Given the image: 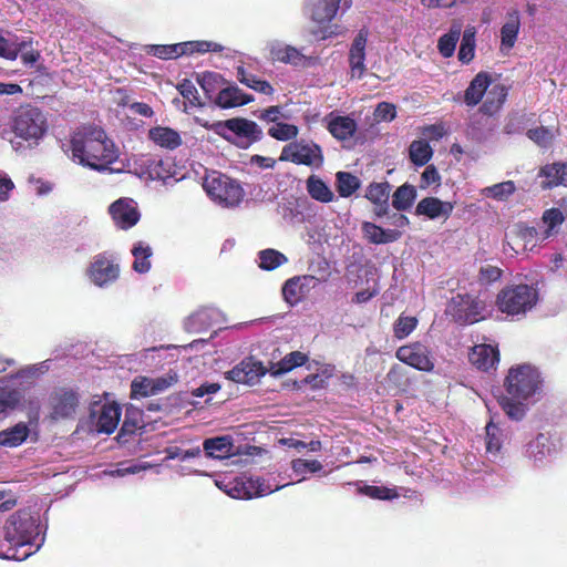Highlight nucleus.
I'll return each instance as SVG.
<instances>
[{"mask_svg":"<svg viewBox=\"0 0 567 567\" xmlns=\"http://www.w3.org/2000/svg\"><path fill=\"white\" fill-rule=\"evenodd\" d=\"M352 6V0H308L307 10L312 22L317 24L311 29L312 37L323 41L342 33L341 27L331 24L338 11H347Z\"/></svg>","mask_w":567,"mask_h":567,"instance_id":"nucleus-4","label":"nucleus"},{"mask_svg":"<svg viewBox=\"0 0 567 567\" xmlns=\"http://www.w3.org/2000/svg\"><path fill=\"white\" fill-rule=\"evenodd\" d=\"M121 408L115 402H94L90 408L89 431L93 433H113L121 419Z\"/></svg>","mask_w":567,"mask_h":567,"instance_id":"nucleus-11","label":"nucleus"},{"mask_svg":"<svg viewBox=\"0 0 567 567\" xmlns=\"http://www.w3.org/2000/svg\"><path fill=\"white\" fill-rule=\"evenodd\" d=\"M219 317L220 312L216 308L205 307L190 315L184 326L189 332H200L217 322Z\"/></svg>","mask_w":567,"mask_h":567,"instance_id":"nucleus-27","label":"nucleus"},{"mask_svg":"<svg viewBox=\"0 0 567 567\" xmlns=\"http://www.w3.org/2000/svg\"><path fill=\"white\" fill-rule=\"evenodd\" d=\"M391 185L388 182L371 183L365 190V197L375 205V215L384 216L389 210Z\"/></svg>","mask_w":567,"mask_h":567,"instance_id":"nucleus-28","label":"nucleus"},{"mask_svg":"<svg viewBox=\"0 0 567 567\" xmlns=\"http://www.w3.org/2000/svg\"><path fill=\"white\" fill-rule=\"evenodd\" d=\"M470 361L477 369L487 371L494 368L499 361V353L496 347L491 344H476L470 352Z\"/></svg>","mask_w":567,"mask_h":567,"instance_id":"nucleus-26","label":"nucleus"},{"mask_svg":"<svg viewBox=\"0 0 567 567\" xmlns=\"http://www.w3.org/2000/svg\"><path fill=\"white\" fill-rule=\"evenodd\" d=\"M145 52L147 54L154 55V56H156L158 59H163V60L176 59V58L185 54V51H183L182 43L148 44V45H145Z\"/></svg>","mask_w":567,"mask_h":567,"instance_id":"nucleus-48","label":"nucleus"},{"mask_svg":"<svg viewBox=\"0 0 567 567\" xmlns=\"http://www.w3.org/2000/svg\"><path fill=\"white\" fill-rule=\"evenodd\" d=\"M516 190V185L513 181H506L492 186H487L481 190L485 197L493 198L498 202L507 200Z\"/></svg>","mask_w":567,"mask_h":567,"instance_id":"nucleus-46","label":"nucleus"},{"mask_svg":"<svg viewBox=\"0 0 567 567\" xmlns=\"http://www.w3.org/2000/svg\"><path fill=\"white\" fill-rule=\"evenodd\" d=\"M237 79L240 83L245 84L249 89L266 94L271 95L274 93V87L271 84L265 80L259 79L257 75L247 72L244 68L237 69Z\"/></svg>","mask_w":567,"mask_h":567,"instance_id":"nucleus-43","label":"nucleus"},{"mask_svg":"<svg viewBox=\"0 0 567 567\" xmlns=\"http://www.w3.org/2000/svg\"><path fill=\"white\" fill-rule=\"evenodd\" d=\"M491 84V75L484 71L478 72L464 92V103L467 106H476Z\"/></svg>","mask_w":567,"mask_h":567,"instance_id":"nucleus-29","label":"nucleus"},{"mask_svg":"<svg viewBox=\"0 0 567 567\" xmlns=\"http://www.w3.org/2000/svg\"><path fill=\"white\" fill-rule=\"evenodd\" d=\"M485 431L486 453L489 456H497L504 443V433L493 421L486 424Z\"/></svg>","mask_w":567,"mask_h":567,"instance_id":"nucleus-45","label":"nucleus"},{"mask_svg":"<svg viewBox=\"0 0 567 567\" xmlns=\"http://www.w3.org/2000/svg\"><path fill=\"white\" fill-rule=\"evenodd\" d=\"M526 134L529 140H532L539 147L544 148L550 146L555 137L554 131L544 126L530 128Z\"/></svg>","mask_w":567,"mask_h":567,"instance_id":"nucleus-58","label":"nucleus"},{"mask_svg":"<svg viewBox=\"0 0 567 567\" xmlns=\"http://www.w3.org/2000/svg\"><path fill=\"white\" fill-rule=\"evenodd\" d=\"M505 394L498 403L505 414L513 421L525 417L542 391V379L537 369L530 364H520L509 369L504 381Z\"/></svg>","mask_w":567,"mask_h":567,"instance_id":"nucleus-2","label":"nucleus"},{"mask_svg":"<svg viewBox=\"0 0 567 567\" xmlns=\"http://www.w3.org/2000/svg\"><path fill=\"white\" fill-rule=\"evenodd\" d=\"M416 188L410 184H403L396 188L392 196V206L398 212H404L412 207L416 199Z\"/></svg>","mask_w":567,"mask_h":567,"instance_id":"nucleus-41","label":"nucleus"},{"mask_svg":"<svg viewBox=\"0 0 567 567\" xmlns=\"http://www.w3.org/2000/svg\"><path fill=\"white\" fill-rule=\"evenodd\" d=\"M447 312L460 323H475L491 313V306L482 296L457 293L447 306Z\"/></svg>","mask_w":567,"mask_h":567,"instance_id":"nucleus-8","label":"nucleus"},{"mask_svg":"<svg viewBox=\"0 0 567 567\" xmlns=\"http://www.w3.org/2000/svg\"><path fill=\"white\" fill-rule=\"evenodd\" d=\"M52 417L65 419L75 413L79 395L73 390L59 389L51 396Z\"/></svg>","mask_w":567,"mask_h":567,"instance_id":"nucleus-19","label":"nucleus"},{"mask_svg":"<svg viewBox=\"0 0 567 567\" xmlns=\"http://www.w3.org/2000/svg\"><path fill=\"white\" fill-rule=\"evenodd\" d=\"M367 41L368 31L365 29H361L353 39L349 51V63L352 78L360 79L365 72L364 61Z\"/></svg>","mask_w":567,"mask_h":567,"instance_id":"nucleus-21","label":"nucleus"},{"mask_svg":"<svg viewBox=\"0 0 567 567\" xmlns=\"http://www.w3.org/2000/svg\"><path fill=\"white\" fill-rule=\"evenodd\" d=\"M202 451L209 458L225 460L236 455L238 447L230 435H221L204 440Z\"/></svg>","mask_w":567,"mask_h":567,"instance_id":"nucleus-20","label":"nucleus"},{"mask_svg":"<svg viewBox=\"0 0 567 567\" xmlns=\"http://www.w3.org/2000/svg\"><path fill=\"white\" fill-rule=\"evenodd\" d=\"M360 179L347 172H338L336 175V186L341 197H350L360 188Z\"/></svg>","mask_w":567,"mask_h":567,"instance_id":"nucleus-49","label":"nucleus"},{"mask_svg":"<svg viewBox=\"0 0 567 567\" xmlns=\"http://www.w3.org/2000/svg\"><path fill=\"white\" fill-rule=\"evenodd\" d=\"M454 209L451 202L441 200L437 197H425L419 202L415 207L417 216H424L429 219H444L446 220Z\"/></svg>","mask_w":567,"mask_h":567,"instance_id":"nucleus-22","label":"nucleus"},{"mask_svg":"<svg viewBox=\"0 0 567 567\" xmlns=\"http://www.w3.org/2000/svg\"><path fill=\"white\" fill-rule=\"evenodd\" d=\"M214 133L220 135L228 142L240 148H248L252 143L259 141L262 135L260 127L252 121L246 118H230L218 121L210 125L204 123Z\"/></svg>","mask_w":567,"mask_h":567,"instance_id":"nucleus-6","label":"nucleus"},{"mask_svg":"<svg viewBox=\"0 0 567 567\" xmlns=\"http://www.w3.org/2000/svg\"><path fill=\"white\" fill-rule=\"evenodd\" d=\"M86 276L94 286L106 288L117 280L120 265L112 254L104 251L93 257L86 269Z\"/></svg>","mask_w":567,"mask_h":567,"instance_id":"nucleus-12","label":"nucleus"},{"mask_svg":"<svg viewBox=\"0 0 567 567\" xmlns=\"http://www.w3.org/2000/svg\"><path fill=\"white\" fill-rule=\"evenodd\" d=\"M135 173L145 179L162 181L168 184L169 181L177 182L179 178L175 177V165L171 158H161L153 155H142L135 163Z\"/></svg>","mask_w":567,"mask_h":567,"instance_id":"nucleus-10","label":"nucleus"},{"mask_svg":"<svg viewBox=\"0 0 567 567\" xmlns=\"http://www.w3.org/2000/svg\"><path fill=\"white\" fill-rule=\"evenodd\" d=\"M270 481V478H265L262 476H251L247 478L246 482H244V496L248 498L261 497L289 485V483L272 484Z\"/></svg>","mask_w":567,"mask_h":567,"instance_id":"nucleus-33","label":"nucleus"},{"mask_svg":"<svg viewBox=\"0 0 567 567\" xmlns=\"http://www.w3.org/2000/svg\"><path fill=\"white\" fill-rule=\"evenodd\" d=\"M362 493L375 499H392L398 497L395 489L388 488L385 486L365 485L362 488Z\"/></svg>","mask_w":567,"mask_h":567,"instance_id":"nucleus-62","label":"nucleus"},{"mask_svg":"<svg viewBox=\"0 0 567 567\" xmlns=\"http://www.w3.org/2000/svg\"><path fill=\"white\" fill-rule=\"evenodd\" d=\"M148 138L157 146L167 150H175L182 145L179 132L167 126H155L148 131Z\"/></svg>","mask_w":567,"mask_h":567,"instance_id":"nucleus-31","label":"nucleus"},{"mask_svg":"<svg viewBox=\"0 0 567 567\" xmlns=\"http://www.w3.org/2000/svg\"><path fill=\"white\" fill-rule=\"evenodd\" d=\"M538 301V291L529 285H516L502 289L496 297L497 309L508 316L525 315Z\"/></svg>","mask_w":567,"mask_h":567,"instance_id":"nucleus-7","label":"nucleus"},{"mask_svg":"<svg viewBox=\"0 0 567 567\" xmlns=\"http://www.w3.org/2000/svg\"><path fill=\"white\" fill-rule=\"evenodd\" d=\"M259 267L274 270L288 261L287 257L278 250L265 249L259 252Z\"/></svg>","mask_w":567,"mask_h":567,"instance_id":"nucleus-51","label":"nucleus"},{"mask_svg":"<svg viewBox=\"0 0 567 567\" xmlns=\"http://www.w3.org/2000/svg\"><path fill=\"white\" fill-rule=\"evenodd\" d=\"M279 159L311 167H320L323 163V155L318 144L301 140L285 145Z\"/></svg>","mask_w":567,"mask_h":567,"instance_id":"nucleus-13","label":"nucleus"},{"mask_svg":"<svg viewBox=\"0 0 567 567\" xmlns=\"http://www.w3.org/2000/svg\"><path fill=\"white\" fill-rule=\"evenodd\" d=\"M319 280L311 275L295 276L288 279L282 286V297L287 303L295 306L300 302Z\"/></svg>","mask_w":567,"mask_h":567,"instance_id":"nucleus-18","label":"nucleus"},{"mask_svg":"<svg viewBox=\"0 0 567 567\" xmlns=\"http://www.w3.org/2000/svg\"><path fill=\"white\" fill-rule=\"evenodd\" d=\"M134 257L133 269L138 274H146L152 267L151 257L153 255L152 248L144 241L136 243L132 248Z\"/></svg>","mask_w":567,"mask_h":567,"instance_id":"nucleus-39","label":"nucleus"},{"mask_svg":"<svg viewBox=\"0 0 567 567\" xmlns=\"http://www.w3.org/2000/svg\"><path fill=\"white\" fill-rule=\"evenodd\" d=\"M4 540L9 544L3 549L0 544V558L23 560L37 553L43 544L38 520L25 511L12 514L4 527Z\"/></svg>","mask_w":567,"mask_h":567,"instance_id":"nucleus-3","label":"nucleus"},{"mask_svg":"<svg viewBox=\"0 0 567 567\" xmlns=\"http://www.w3.org/2000/svg\"><path fill=\"white\" fill-rule=\"evenodd\" d=\"M299 133V130L293 124L288 123H276L268 130V134L278 141H290L295 138Z\"/></svg>","mask_w":567,"mask_h":567,"instance_id":"nucleus-55","label":"nucleus"},{"mask_svg":"<svg viewBox=\"0 0 567 567\" xmlns=\"http://www.w3.org/2000/svg\"><path fill=\"white\" fill-rule=\"evenodd\" d=\"M559 446L555 437L548 433H539L526 444L525 456L536 467L546 465L558 453Z\"/></svg>","mask_w":567,"mask_h":567,"instance_id":"nucleus-15","label":"nucleus"},{"mask_svg":"<svg viewBox=\"0 0 567 567\" xmlns=\"http://www.w3.org/2000/svg\"><path fill=\"white\" fill-rule=\"evenodd\" d=\"M507 90L504 85H494L487 93V99L481 106L484 114L493 115L506 101Z\"/></svg>","mask_w":567,"mask_h":567,"instance_id":"nucleus-42","label":"nucleus"},{"mask_svg":"<svg viewBox=\"0 0 567 567\" xmlns=\"http://www.w3.org/2000/svg\"><path fill=\"white\" fill-rule=\"evenodd\" d=\"M395 357L401 362L420 371L430 372L435 365V359L429 347L419 341L400 347Z\"/></svg>","mask_w":567,"mask_h":567,"instance_id":"nucleus-14","label":"nucleus"},{"mask_svg":"<svg viewBox=\"0 0 567 567\" xmlns=\"http://www.w3.org/2000/svg\"><path fill=\"white\" fill-rule=\"evenodd\" d=\"M12 132L29 147H35L48 132V121L41 110L33 106L20 107L12 118Z\"/></svg>","mask_w":567,"mask_h":567,"instance_id":"nucleus-5","label":"nucleus"},{"mask_svg":"<svg viewBox=\"0 0 567 567\" xmlns=\"http://www.w3.org/2000/svg\"><path fill=\"white\" fill-rule=\"evenodd\" d=\"M177 90L183 95L184 99L188 100L192 105H197L198 103V91L195 84L190 80H183Z\"/></svg>","mask_w":567,"mask_h":567,"instance_id":"nucleus-64","label":"nucleus"},{"mask_svg":"<svg viewBox=\"0 0 567 567\" xmlns=\"http://www.w3.org/2000/svg\"><path fill=\"white\" fill-rule=\"evenodd\" d=\"M307 190L313 199L321 203H330L334 198L328 185L315 175L307 179Z\"/></svg>","mask_w":567,"mask_h":567,"instance_id":"nucleus-44","label":"nucleus"},{"mask_svg":"<svg viewBox=\"0 0 567 567\" xmlns=\"http://www.w3.org/2000/svg\"><path fill=\"white\" fill-rule=\"evenodd\" d=\"M109 213L115 226L125 230L135 226L141 217L137 204L127 197H122L112 203Z\"/></svg>","mask_w":567,"mask_h":567,"instance_id":"nucleus-17","label":"nucleus"},{"mask_svg":"<svg viewBox=\"0 0 567 567\" xmlns=\"http://www.w3.org/2000/svg\"><path fill=\"white\" fill-rule=\"evenodd\" d=\"M152 465L146 462H127L122 463L116 470L106 472L110 476H125V475H133L138 474L147 468H151Z\"/></svg>","mask_w":567,"mask_h":567,"instance_id":"nucleus-60","label":"nucleus"},{"mask_svg":"<svg viewBox=\"0 0 567 567\" xmlns=\"http://www.w3.org/2000/svg\"><path fill=\"white\" fill-rule=\"evenodd\" d=\"M19 392L14 390H0V421L7 417L9 412L19 403Z\"/></svg>","mask_w":567,"mask_h":567,"instance_id":"nucleus-56","label":"nucleus"},{"mask_svg":"<svg viewBox=\"0 0 567 567\" xmlns=\"http://www.w3.org/2000/svg\"><path fill=\"white\" fill-rule=\"evenodd\" d=\"M131 392L133 399L145 398L154 395L152 389V378L148 377H136L131 384Z\"/></svg>","mask_w":567,"mask_h":567,"instance_id":"nucleus-59","label":"nucleus"},{"mask_svg":"<svg viewBox=\"0 0 567 567\" xmlns=\"http://www.w3.org/2000/svg\"><path fill=\"white\" fill-rule=\"evenodd\" d=\"M476 33L477 30L474 25H467L462 33L457 58L463 64H468L475 56Z\"/></svg>","mask_w":567,"mask_h":567,"instance_id":"nucleus-37","label":"nucleus"},{"mask_svg":"<svg viewBox=\"0 0 567 567\" xmlns=\"http://www.w3.org/2000/svg\"><path fill=\"white\" fill-rule=\"evenodd\" d=\"M270 55L275 61L292 64L295 66H307L310 62V58L300 50L284 43H272L270 45Z\"/></svg>","mask_w":567,"mask_h":567,"instance_id":"nucleus-23","label":"nucleus"},{"mask_svg":"<svg viewBox=\"0 0 567 567\" xmlns=\"http://www.w3.org/2000/svg\"><path fill=\"white\" fill-rule=\"evenodd\" d=\"M327 128L339 141L352 138L357 131V123L350 116L330 114L327 118Z\"/></svg>","mask_w":567,"mask_h":567,"instance_id":"nucleus-30","label":"nucleus"},{"mask_svg":"<svg viewBox=\"0 0 567 567\" xmlns=\"http://www.w3.org/2000/svg\"><path fill=\"white\" fill-rule=\"evenodd\" d=\"M520 28V18L517 10H512L506 14V21L501 28V48L511 50L517 40Z\"/></svg>","mask_w":567,"mask_h":567,"instance_id":"nucleus-34","label":"nucleus"},{"mask_svg":"<svg viewBox=\"0 0 567 567\" xmlns=\"http://www.w3.org/2000/svg\"><path fill=\"white\" fill-rule=\"evenodd\" d=\"M31 424L32 422H30V424L19 422L13 426L0 431V445L13 449L23 444L31 434Z\"/></svg>","mask_w":567,"mask_h":567,"instance_id":"nucleus-32","label":"nucleus"},{"mask_svg":"<svg viewBox=\"0 0 567 567\" xmlns=\"http://www.w3.org/2000/svg\"><path fill=\"white\" fill-rule=\"evenodd\" d=\"M416 326L417 319L415 317L401 315L393 323V334L396 339L402 340L409 337Z\"/></svg>","mask_w":567,"mask_h":567,"instance_id":"nucleus-53","label":"nucleus"},{"mask_svg":"<svg viewBox=\"0 0 567 567\" xmlns=\"http://www.w3.org/2000/svg\"><path fill=\"white\" fill-rule=\"evenodd\" d=\"M269 370L261 361L249 357L241 360L231 370L225 373V378L236 383L255 385Z\"/></svg>","mask_w":567,"mask_h":567,"instance_id":"nucleus-16","label":"nucleus"},{"mask_svg":"<svg viewBox=\"0 0 567 567\" xmlns=\"http://www.w3.org/2000/svg\"><path fill=\"white\" fill-rule=\"evenodd\" d=\"M223 81L221 75L215 72H204L197 76L199 86L210 101H214V95L220 90L219 87Z\"/></svg>","mask_w":567,"mask_h":567,"instance_id":"nucleus-50","label":"nucleus"},{"mask_svg":"<svg viewBox=\"0 0 567 567\" xmlns=\"http://www.w3.org/2000/svg\"><path fill=\"white\" fill-rule=\"evenodd\" d=\"M363 236L372 244L381 245L396 241L402 233L396 229H383L382 227L364 221L362 224Z\"/></svg>","mask_w":567,"mask_h":567,"instance_id":"nucleus-35","label":"nucleus"},{"mask_svg":"<svg viewBox=\"0 0 567 567\" xmlns=\"http://www.w3.org/2000/svg\"><path fill=\"white\" fill-rule=\"evenodd\" d=\"M323 465L316 460L297 458L291 462V470L297 476H300L298 482L306 480L308 473L315 474L321 472Z\"/></svg>","mask_w":567,"mask_h":567,"instance_id":"nucleus-52","label":"nucleus"},{"mask_svg":"<svg viewBox=\"0 0 567 567\" xmlns=\"http://www.w3.org/2000/svg\"><path fill=\"white\" fill-rule=\"evenodd\" d=\"M280 214L289 224H300L305 221V215L301 205L297 202H288L281 206Z\"/></svg>","mask_w":567,"mask_h":567,"instance_id":"nucleus-57","label":"nucleus"},{"mask_svg":"<svg viewBox=\"0 0 567 567\" xmlns=\"http://www.w3.org/2000/svg\"><path fill=\"white\" fill-rule=\"evenodd\" d=\"M207 195L223 207H235L244 197L241 186L230 177L213 173L208 175L203 184Z\"/></svg>","mask_w":567,"mask_h":567,"instance_id":"nucleus-9","label":"nucleus"},{"mask_svg":"<svg viewBox=\"0 0 567 567\" xmlns=\"http://www.w3.org/2000/svg\"><path fill=\"white\" fill-rule=\"evenodd\" d=\"M166 460H181V461H187L190 458H196L202 455V447L195 446L189 450H183L178 446H169L165 450Z\"/></svg>","mask_w":567,"mask_h":567,"instance_id":"nucleus-61","label":"nucleus"},{"mask_svg":"<svg viewBox=\"0 0 567 567\" xmlns=\"http://www.w3.org/2000/svg\"><path fill=\"white\" fill-rule=\"evenodd\" d=\"M252 101V95L244 93L236 85H228L220 89L214 99V103L220 109H233L246 105Z\"/></svg>","mask_w":567,"mask_h":567,"instance_id":"nucleus-24","label":"nucleus"},{"mask_svg":"<svg viewBox=\"0 0 567 567\" xmlns=\"http://www.w3.org/2000/svg\"><path fill=\"white\" fill-rule=\"evenodd\" d=\"M543 188H553L567 183V162H556L543 166L538 172Z\"/></svg>","mask_w":567,"mask_h":567,"instance_id":"nucleus-25","label":"nucleus"},{"mask_svg":"<svg viewBox=\"0 0 567 567\" xmlns=\"http://www.w3.org/2000/svg\"><path fill=\"white\" fill-rule=\"evenodd\" d=\"M307 361V355L300 351H293L285 355L278 363L272 364L269 372L272 377L282 375Z\"/></svg>","mask_w":567,"mask_h":567,"instance_id":"nucleus-40","label":"nucleus"},{"mask_svg":"<svg viewBox=\"0 0 567 567\" xmlns=\"http://www.w3.org/2000/svg\"><path fill=\"white\" fill-rule=\"evenodd\" d=\"M396 116V109L393 104L388 102H381L374 110V118L378 122L384 121L390 122Z\"/></svg>","mask_w":567,"mask_h":567,"instance_id":"nucleus-63","label":"nucleus"},{"mask_svg":"<svg viewBox=\"0 0 567 567\" xmlns=\"http://www.w3.org/2000/svg\"><path fill=\"white\" fill-rule=\"evenodd\" d=\"M564 221L563 213L558 208H550L545 210L542 225H539L536 234L540 236L542 240H545L556 233V228Z\"/></svg>","mask_w":567,"mask_h":567,"instance_id":"nucleus-38","label":"nucleus"},{"mask_svg":"<svg viewBox=\"0 0 567 567\" xmlns=\"http://www.w3.org/2000/svg\"><path fill=\"white\" fill-rule=\"evenodd\" d=\"M182 47L185 54L220 52L223 50L220 44L212 41H187L182 42Z\"/></svg>","mask_w":567,"mask_h":567,"instance_id":"nucleus-54","label":"nucleus"},{"mask_svg":"<svg viewBox=\"0 0 567 567\" xmlns=\"http://www.w3.org/2000/svg\"><path fill=\"white\" fill-rule=\"evenodd\" d=\"M463 24L461 21H453L447 33L440 37L437 42L439 52L443 58H451L462 34Z\"/></svg>","mask_w":567,"mask_h":567,"instance_id":"nucleus-36","label":"nucleus"},{"mask_svg":"<svg viewBox=\"0 0 567 567\" xmlns=\"http://www.w3.org/2000/svg\"><path fill=\"white\" fill-rule=\"evenodd\" d=\"M409 154L414 165L423 166L432 158L433 150L425 140H419L411 143Z\"/></svg>","mask_w":567,"mask_h":567,"instance_id":"nucleus-47","label":"nucleus"},{"mask_svg":"<svg viewBox=\"0 0 567 567\" xmlns=\"http://www.w3.org/2000/svg\"><path fill=\"white\" fill-rule=\"evenodd\" d=\"M62 148L72 162L99 172L107 169L118 157L117 147L104 130L91 125L78 128Z\"/></svg>","mask_w":567,"mask_h":567,"instance_id":"nucleus-1","label":"nucleus"}]
</instances>
